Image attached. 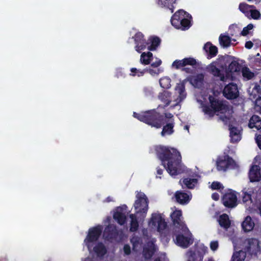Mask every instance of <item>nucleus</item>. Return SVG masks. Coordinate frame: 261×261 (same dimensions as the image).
<instances>
[{
    "mask_svg": "<svg viewBox=\"0 0 261 261\" xmlns=\"http://www.w3.org/2000/svg\"><path fill=\"white\" fill-rule=\"evenodd\" d=\"M133 116L152 127L158 129L163 127L161 133L162 136L170 135L174 132V123L169 122L168 119L173 117L171 114L168 117L166 113L161 114L155 109H152L140 113L134 112Z\"/></svg>",
    "mask_w": 261,
    "mask_h": 261,
    "instance_id": "nucleus-1",
    "label": "nucleus"
},
{
    "mask_svg": "<svg viewBox=\"0 0 261 261\" xmlns=\"http://www.w3.org/2000/svg\"><path fill=\"white\" fill-rule=\"evenodd\" d=\"M158 158L171 176H175L181 173V156L175 148L164 146H157L155 149Z\"/></svg>",
    "mask_w": 261,
    "mask_h": 261,
    "instance_id": "nucleus-2",
    "label": "nucleus"
},
{
    "mask_svg": "<svg viewBox=\"0 0 261 261\" xmlns=\"http://www.w3.org/2000/svg\"><path fill=\"white\" fill-rule=\"evenodd\" d=\"M210 105H204L202 106L203 112L210 117H213L216 113L224 114L230 113L231 110L228 102L219 99L215 95H210L208 96Z\"/></svg>",
    "mask_w": 261,
    "mask_h": 261,
    "instance_id": "nucleus-3",
    "label": "nucleus"
},
{
    "mask_svg": "<svg viewBox=\"0 0 261 261\" xmlns=\"http://www.w3.org/2000/svg\"><path fill=\"white\" fill-rule=\"evenodd\" d=\"M220 61L223 62L227 78L232 77V73L241 71L242 76L245 79V67H243L236 58L227 55Z\"/></svg>",
    "mask_w": 261,
    "mask_h": 261,
    "instance_id": "nucleus-4",
    "label": "nucleus"
},
{
    "mask_svg": "<svg viewBox=\"0 0 261 261\" xmlns=\"http://www.w3.org/2000/svg\"><path fill=\"white\" fill-rule=\"evenodd\" d=\"M136 200L134 204L137 214L140 215V217L144 219L148 210L149 200L146 195L142 192L137 191Z\"/></svg>",
    "mask_w": 261,
    "mask_h": 261,
    "instance_id": "nucleus-5",
    "label": "nucleus"
},
{
    "mask_svg": "<svg viewBox=\"0 0 261 261\" xmlns=\"http://www.w3.org/2000/svg\"><path fill=\"white\" fill-rule=\"evenodd\" d=\"M186 13V12L184 10H179L171 17V23L176 29L185 31L189 29L191 27L190 20L185 17Z\"/></svg>",
    "mask_w": 261,
    "mask_h": 261,
    "instance_id": "nucleus-6",
    "label": "nucleus"
},
{
    "mask_svg": "<svg viewBox=\"0 0 261 261\" xmlns=\"http://www.w3.org/2000/svg\"><path fill=\"white\" fill-rule=\"evenodd\" d=\"M232 243L234 252L230 261H245V239L236 238Z\"/></svg>",
    "mask_w": 261,
    "mask_h": 261,
    "instance_id": "nucleus-7",
    "label": "nucleus"
},
{
    "mask_svg": "<svg viewBox=\"0 0 261 261\" xmlns=\"http://www.w3.org/2000/svg\"><path fill=\"white\" fill-rule=\"evenodd\" d=\"M216 164L219 171H225L228 169H237L239 167L236 162L228 155L218 158Z\"/></svg>",
    "mask_w": 261,
    "mask_h": 261,
    "instance_id": "nucleus-8",
    "label": "nucleus"
},
{
    "mask_svg": "<svg viewBox=\"0 0 261 261\" xmlns=\"http://www.w3.org/2000/svg\"><path fill=\"white\" fill-rule=\"evenodd\" d=\"M220 61L221 60H217L212 62L209 65L207 68L210 73L214 76L218 78L221 81L224 82L227 77L226 75L225 76L223 71L219 68V67L224 68L223 62Z\"/></svg>",
    "mask_w": 261,
    "mask_h": 261,
    "instance_id": "nucleus-9",
    "label": "nucleus"
},
{
    "mask_svg": "<svg viewBox=\"0 0 261 261\" xmlns=\"http://www.w3.org/2000/svg\"><path fill=\"white\" fill-rule=\"evenodd\" d=\"M102 233V228L100 226H97L90 228L88 230V233L84 240L86 245L90 250L92 248L91 243L96 242Z\"/></svg>",
    "mask_w": 261,
    "mask_h": 261,
    "instance_id": "nucleus-10",
    "label": "nucleus"
},
{
    "mask_svg": "<svg viewBox=\"0 0 261 261\" xmlns=\"http://www.w3.org/2000/svg\"><path fill=\"white\" fill-rule=\"evenodd\" d=\"M173 225L176 229H180V232L186 233L189 231L188 228L182 221V212L181 210H175L170 215Z\"/></svg>",
    "mask_w": 261,
    "mask_h": 261,
    "instance_id": "nucleus-11",
    "label": "nucleus"
},
{
    "mask_svg": "<svg viewBox=\"0 0 261 261\" xmlns=\"http://www.w3.org/2000/svg\"><path fill=\"white\" fill-rule=\"evenodd\" d=\"M223 205L228 208H233L237 205V197L235 191L228 189L222 197Z\"/></svg>",
    "mask_w": 261,
    "mask_h": 261,
    "instance_id": "nucleus-12",
    "label": "nucleus"
},
{
    "mask_svg": "<svg viewBox=\"0 0 261 261\" xmlns=\"http://www.w3.org/2000/svg\"><path fill=\"white\" fill-rule=\"evenodd\" d=\"M119 232L116 226L113 224H109L105 227L103 233L105 240L113 242L117 240Z\"/></svg>",
    "mask_w": 261,
    "mask_h": 261,
    "instance_id": "nucleus-13",
    "label": "nucleus"
},
{
    "mask_svg": "<svg viewBox=\"0 0 261 261\" xmlns=\"http://www.w3.org/2000/svg\"><path fill=\"white\" fill-rule=\"evenodd\" d=\"M176 232L178 233V234L176 236L175 243L178 246L186 248L193 243V241L191 240V238L185 236L183 234H185V233L180 232V229H178V231L175 230L174 231V234H175ZM189 232V230L187 231L185 234Z\"/></svg>",
    "mask_w": 261,
    "mask_h": 261,
    "instance_id": "nucleus-14",
    "label": "nucleus"
},
{
    "mask_svg": "<svg viewBox=\"0 0 261 261\" xmlns=\"http://www.w3.org/2000/svg\"><path fill=\"white\" fill-rule=\"evenodd\" d=\"M223 94L225 97L228 99H233L239 96V90L237 84L233 83H229L225 86Z\"/></svg>",
    "mask_w": 261,
    "mask_h": 261,
    "instance_id": "nucleus-15",
    "label": "nucleus"
},
{
    "mask_svg": "<svg viewBox=\"0 0 261 261\" xmlns=\"http://www.w3.org/2000/svg\"><path fill=\"white\" fill-rule=\"evenodd\" d=\"M133 38L136 44V50L140 53L141 50H144L147 47V41L144 39V35L140 32L136 33Z\"/></svg>",
    "mask_w": 261,
    "mask_h": 261,
    "instance_id": "nucleus-16",
    "label": "nucleus"
},
{
    "mask_svg": "<svg viewBox=\"0 0 261 261\" xmlns=\"http://www.w3.org/2000/svg\"><path fill=\"white\" fill-rule=\"evenodd\" d=\"M197 61L195 59L192 57L185 58L182 60H176L172 64L173 67L176 69H180L181 67L187 65L195 66L197 65Z\"/></svg>",
    "mask_w": 261,
    "mask_h": 261,
    "instance_id": "nucleus-17",
    "label": "nucleus"
},
{
    "mask_svg": "<svg viewBox=\"0 0 261 261\" xmlns=\"http://www.w3.org/2000/svg\"><path fill=\"white\" fill-rule=\"evenodd\" d=\"M259 242L257 239H251L247 241V244L246 245V254L256 255L259 251Z\"/></svg>",
    "mask_w": 261,
    "mask_h": 261,
    "instance_id": "nucleus-18",
    "label": "nucleus"
},
{
    "mask_svg": "<svg viewBox=\"0 0 261 261\" xmlns=\"http://www.w3.org/2000/svg\"><path fill=\"white\" fill-rule=\"evenodd\" d=\"M204 78V75L203 73H199L189 76L188 81L194 87L200 88L203 84Z\"/></svg>",
    "mask_w": 261,
    "mask_h": 261,
    "instance_id": "nucleus-19",
    "label": "nucleus"
},
{
    "mask_svg": "<svg viewBox=\"0 0 261 261\" xmlns=\"http://www.w3.org/2000/svg\"><path fill=\"white\" fill-rule=\"evenodd\" d=\"M249 178L250 181H258L261 179L260 168L257 165H253L251 168L249 172Z\"/></svg>",
    "mask_w": 261,
    "mask_h": 261,
    "instance_id": "nucleus-20",
    "label": "nucleus"
},
{
    "mask_svg": "<svg viewBox=\"0 0 261 261\" xmlns=\"http://www.w3.org/2000/svg\"><path fill=\"white\" fill-rule=\"evenodd\" d=\"M203 49L207 53V59L214 58L218 54V48L210 42L204 44Z\"/></svg>",
    "mask_w": 261,
    "mask_h": 261,
    "instance_id": "nucleus-21",
    "label": "nucleus"
},
{
    "mask_svg": "<svg viewBox=\"0 0 261 261\" xmlns=\"http://www.w3.org/2000/svg\"><path fill=\"white\" fill-rule=\"evenodd\" d=\"M175 197L176 201L181 204L188 203L191 199V197L187 193L181 191L176 192Z\"/></svg>",
    "mask_w": 261,
    "mask_h": 261,
    "instance_id": "nucleus-22",
    "label": "nucleus"
},
{
    "mask_svg": "<svg viewBox=\"0 0 261 261\" xmlns=\"http://www.w3.org/2000/svg\"><path fill=\"white\" fill-rule=\"evenodd\" d=\"M218 221L220 226L226 230H227L231 225V221L228 215L226 214H223L220 215Z\"/></svg>",
    "mask_w": 261,
    "mask_h": 261,
    "instance_id": "nucleus-23",
    "label": "nucleus"
},
{
    "mask_svg": "<svg viewBox=\"0 0 261 261\" xmlns=\"http://www.w3.org/2000/svg\"><path fill=\"white\" fill-rule=\"evenodd\" d=\"M147 49L149 50L153 51L156 50L161 43V39L157 36H151L147 41Z\"/></svg>",
    "mask_w": 261,
    "mask_h": 261,
    "instance_id": "nucleus-24",
    "label": "nucleus"
},
{
    "mask_svg": "<svg viewBox=\"0 0 261 261\" xmlns=\"http://www.w3.org/2000/svg\"><path fill=\"white\" fill-rule=\"evenodd\" d=\"M176 2V0H158V4L160 7L169 9L171 13L174 12L175 9L174 5Z\"/></svg>",
    "mask_w": 261,
    "mask_h": 261,
    "instance_id": "nucleus-25",
    "label": "nucleus"
},
{
    "mask_svg": "<svg viewBox=\"0 0 261 261\" xmlns=\"http://www.w3.org/2000/svg\"><path fill=\"white\" fill-rule=\"evenodd\" d=\"M152 224H155L156 222L158 223L157 229L159 232H161L164 230L167 227V223L165 220L162 219L161 217L152 216L151 219Z\"/></svg>",
    "mask_w": 261,
    "mask_h": 261,
    "instance_id": "nucleus-26",
    "label": "nucleus"
},
{
    "mask_svg": "<svg viewBox=\"0 0 261 261\" xmlns=\"http://www.w3.org/2000/svg\"><path fill=\"white\" fill-rule=\"evenodd\" d=\"M93 251L98 257H103L107 252V250L102 242H98L93 248Z\"/></svg>",
    "mask_w": 261,
    "mask_h": 261,
    "instance_id": "nucleus-27",
    "label": "nucleus"
},
{
    "mask_svg": "<svg viewBox=\"0 0 261 261\" xmlns=\"http://www.w3.org/2000/svg\"><path fill=\"white\" fill-rule=\"evenodd\" d=\"M230 142L234 143L241 140V136L239 130L234 126L229 127Z\"/></svg>",
    "mask_w": 261,
    "mask_h": 261,
    "instance_id": "nucleus-28",
    "label": "nucleus"
},
{
    "mask_svg": "<svg viewBox=\"0 0 261 261\" xmlns=\"http://www.w3.org/2000/svg\"><path fill=\"white\" fill-rule=\"evenodd\" d=\"M171 94L170 92L167 91H164L162 93H160L158 96L159 99L163 103H165V107L168 106L171 102Z\"/></svg>",
    "mask_w": 261,
    "mask_h": 261,
    "instance_id": "nucleus-29",
    "label": "nucleus"
},
{
    "mask_svg": "<svg viewBox=\"0 0 261 261\" xmlns=\"http://www.w3.org/2000/svg\"><path fill=\"white\" fill-rule=\"evenodd\" d=\"M130 219L129 231L130 232H136L139 228V222L135 214H131L129 216Z\"/></svg>",
    "mask_w": 261,
    "mask_h": 261,
    "instance_id": "nucleus-30",
    "label": "nucleus"
},
{
    "mask_svg": "<svg viewBox=\"0 0 261 261\" xmlns=\"http://www.w3.org/2000/svg\"><path fill=\"white\" fill-rule=\"evenodd\" d=\"M248 126L250 128H255L257 129L261 128V119L257 115H253L249 121Z\"/></svg>",
    "mask_w": 261,
    "mask_h": 261,
    "instance_id": "nucleus-31",
    "label": "nucleus"
},
{
    "mask_svg": "<svg viewBox=\"0 0 261 261\" xmlns=\"http://www.w3.org/2000/svg\"><path fill=\"white\" fill-rule=\"evenodd\" d=\"M153 59V54L148 51L143 52L140 56V62L144 65H149Z\"/></svg>",
    "mask_w": 261,
    "mask_h": 261,
    "instance_id": "nucleus-32",
    "label": "nucleus"
},
{
    "mask_svg": "<svg viewBox=\"0 0 261 261\" xmlns=\"http://www.w3.org/2000/svg\"><path fill=\"white\" fill-rule=\"evenodd\" d=\"M175 90L179 94L178 99L181 101L186 97V93L185 92V85L184 83H180L177 84L175 87Z\"/></svg>",
    "mask_w": 261,
    "mask_h": 261,
    "instance_id": "nucleus-33",
    "label": "nucleus"
},
{
    "mask_svg": "<svg viewBox=\"0 0 261 261\" xmlns=\"http://www.w3.org/2000/svg\"><path fill=\"white\" fill-rule=\"evenodd\" d=\"M113 218L120 225H124L126 221L125 215L119 211H117L114 213Z\"/></svg>",
    "mask_w": 261,
    "mask_h": 261,
    "instance_id": "nucleus-34",
    "label": "nucleus"
},
{
    "mask_svg": "<svg viewBox=\"0 0 261 261\" xmlns=\"http://www.w3.org/2000/svg\"><path fill=\"white\" fill-rule=\"evenodd\" d=\"M181 181V179L180 182ZM198 180L196 178H185L182 179V184L188 189H193L197 184Z\"/></svg>",
    "mask_w": 261,
    "mask_h": 261,
    "instance_id": "nucleus-35",
    "label": "nucleus"
},
{
    "mask_svg": "<svg viewBox=\"0 0 261 261\" xmlns=\"http://www.w3.org/2000/svg\"><path fill=\"white\" fill-rule=\"evenodd\" d=\"M219 40L220 45L224 47H227L230 45L231 38L229 36L221 34Z\"/></svg>",
    "mask_w": 261,
    "mask_h": 261,
    "instance_id": "nucleus-36",
    "label": "nucleus"
},
{
    "mask_svg": "<svg viewBox=\"0 0 261 261\" xmlns=\"http://www.w3.org/2000/svg\"><path fill=\"white\" fill-rule=\"evenodd\" d=\"M130 71L131 73L129 74V75L132 76H137L138 77H140L143 76L144 74L145 73V69L141 70L137 69L136 68L133 67L130 68Z\"/></svg>",
    "mask_w": 261,
    "mask_h": 261,
    "instance_id": "nucleus-37",
    "label": "nucleus"
},
{
    "mask_svg": "<svg viewBox=\"0 0 261 261\" xmlns=\"http://www.w3.org/2000/svg\"><path fill=\"white\" fill-rule=\"evenodd\" d=\"M254 227V222L252 220L250 217H246V232L250 231Z\"/></svg>",
    "mask_w": 261,
    "mask_h": 261,
    "instance_id": "nucleus-38",
    "label": "nucleus"
},
{
    "mask_svg": "<svg viewBox=\"0 0 261 261\" xmlns=\"http://www.w3.org/2000/svg\"><path fill=\"white\" fill-rule=\"evenodd\" d=\"M160 85L164 89H168L170 86V80L168 78L164 77L160 80Z\"/></svg>",
    "mask_w": 261,
    "mask_h": 261,
    "instance_id": "nucleus-39",
    "label": "nucleus"
},
{
    "mask_svg": "<svg viewBox=\"0 0 261 261\" xmlns=\"http://www.w3.org/2000/svg\"><path fill=\"white\" fill-rule=\"evenodd\" d=\"M141 242L140 238L138 236H134L130 239V242L132 244L134 249L138 246Z\"/></svg>",
    "mask_w": 261,
    "mask_h": 261,
    "instance_id": "nucleus-40",
    "label": "nucleus"
},
{
    "mask_svg": "<svg viewBox=\"0 0 261 261\" xmlns=\"http://www.w3.org/2000/svg\"><path fill=\"white\" fill-rule=\"evenodd\" d=\"M249 11L252 18L254 19H259L261 18V14L258 10L250 9Z\"/></svg>",
    "mask_w": 261,
    "mask_h": 261,
    "instance_id": "nucleus-41",
    "label": "nucleus"
},
{
    "mask_svg": "<svg viewBox=\"0 0 261 261\" xmlns=\"http://www.w3.org/2000/svg\"><path fill=\"white\" fill-rule=\"evenodd\" d=\"M211 188L212 190H219L223 189L224 187L220 182L213 181L211 185Z\"/></svg>",
    "mask_w": 261,
    "mask_h": 261,
    "instance_id": "nucleus-42",
    "label": "nucleus"
},
{
    "mask_svg": "<svg viewBox=\"0 0 261 261\" xmlns=\"http://www.w3.org/2000/svg\"><path fill=\"white\" fill-rule=\"evenodd\" d=\"M254 109L256 111L261 114V97H258L255 100Z\"/></svg>",
    "mask_w": 261,
    "mask_h": 261,
    "instance_id": "nucleus-43",
    "label": "nucleus"
},
{
    "mask_svg": "<svg viewBox=\"0 0 261 261\" xmlns=\"http://www.w3.org/2000/svg\"><path fill=\"white\" fill-rule=\"evenodd\" d=\"M145 73L148 72L151 75H155L159 74L161 71L160 69L158 68L156 69H153L151 68H145Z\"/></svg>",
    "mask_w": 261,
    "mask_h": 261,
    "instance_id": "nucleus-44",
    "label": "nucleus"
},
{
    "mask_svg": "<svg viewBox=\"0 0 261 261\" xmlns=\"http://www.w3.org/2000/svg\"><path fill=\"white\" fill-rule=\"evenodd\" d=\"M202 257H197L195 253H192L189 257L188 261H202Z\"/></svg>",
    "mask_w": 261,
    "mask_h": 261,
    "instance_id": "nucleus-45",
    "label": "nucleus"
},
{
    "mask_svg": "<svg viewBox=\"0 0 261 261\" xmlns=\"http://www.w3.org/2000/svg\"><path fill=\"white\" fill-rule=\"evenodd\" d=\"M219 246L218 242L217 241H212L210 243L211 249L213 251H216Z\"/></svg>",
    "mask_w": 261,
    "mask_h": 261,
    "instance_id": "nucleus-46",
    "label": "nucleus"
},
{
    "mask_svg": "<svg viewBox=\"0 0 261 261\" xmlns=\"http://www.w3.org/2000/svg\"><path fill=\"white\" fill-rule=\"evenodd\" d=\"M253 87L252 91V94L255 95L260 92V87L259 85H257V84L253 85Z\"/></svg>",
    "mask_w": 261,
    "mask_h": 261,
    "instance_id": "nucleus-47",
    "label": "nucleus"
},
{
    "mask_svg": "<svg viewBox=\"0 0 261 261\" xmlns=\"http://www.w3.org/2000/svg\"><path fill=\"white\" fill-rule=\"evenodd\" d=\"M123 251L125 255H129L131 253L130 247L128 244H125L123 247Z\"/></svg>",
    "mask_w": 261,
    "mask_h": 261,
    "instance_id": "nucleus-48",
    "label": "nucleus"
},
{
    "mask_svg": "<svg viewBox=\"0 0 261 261\" xmlns=\"http://www.w3.org/2000/svg\"><path fill=\"white\" fill-rule=\"evenodd\" d=\"M254 76V73L249 71V69L246 67V79L250 80Z\"/></svg>",
    "mask_w": 261,
    "mask_h": 261,
    "instance_id": "nucleus-49",
    "label": "nucleus"
},
{
    "mask_svg": "<svg viewBox=\"0 0 261 261\" xmlns=\"http://www.w3.org/2000/svg\"><path fill=\"white\" fill-rule=\"evenodd\" d=\"M162 63V62L161 60L159 59H156L155 62H153L151 64V66L154 68H157L161 65Z\"/></svg>",
    "mask_w": 261,
    "mask_h": 261,
    "instance_id": "nucleus-50",
    "label": "nucleus"
},
{
    "mask_svg": "<svg viewBox=\"0 0 261 261\" xmlns=\"http://www.w3.org/2000/svg\"><path fill=\"white\" fill-rule=\"evenodd\" d=\"M117 78H119V77H124V73L123 72L122 69H118L116 70V72L115 73V75Z\"/></svg>",
    "mask_w": 261,
    "mask_h": 261,
    "instance_id": "nucleus-51",
    "label": "nucleus"
},
{
    "mask_svg": "<svg viewBox=\"0 0 261 261\" xmlns=\"http://www.w3.org/2000/svg\"><path fill=\"white\" fill-rule=\"evenodd\" d=\"M256 203L258 204V208L261 215V190L260 193H259L256 197Z\"/></svg>",
    "mask_w": 261,
    "mask_h": 261,
    "instance_id": "nucleus-52",
    "label": "nucleus"
},
{
    "mask_svg": "<svg viewBox=\"0 0 261 261\" xmlns=\"http://www.w3.org/2000/svg\"><path fill=\"white\" fill-rule=\"evenodd\" d=\"M238 27H237V25L232 24V25H230L229 28V31L230 32V34L231 36H233L234 34L232 32V30L235 31L236 30H238Z\"/></svg>",
    "mask_w": 261,
    "mask_h": 261,
    "instance_id": "nucleus-53",
    "label": "nucleus"
},
{
    "mask_svg": "<svg viewBox=\"0 0 261 261\" xmlns=\"http://www.w3.org/2000/svg\"><path fill=\"white\" fill-rule=\"evenodd\" d=\"M181 70L182 71H184V72L187 73H192L194 71L193 69H192L190 68L185 67H182V68L181 69Z\"/></svg>",
    "mask_w": 261,
    "mask_h": 261,
    "instance_id": "nucleus-54",
    "label": "nucleus"
},
{
    "mask_svg": "<svg viewBox=\"0 0 261 261\" xmlns=\"http://www.w3.org/2000/svg\"><path fill=\"white\" fill-rule=\"evenodd\" d=\"M163 172V170L160 168L159 167L156 168V177H159L160 178H161V175H162Z\"/></svg>",
    "mask_w": 261,
    "mask_h": 261,
    "instance_id": "nucleus-55",
    "label": "nucleus"
},
{
    "mask_svg": "<svg viewBox=\"0 0 261 261\" xmlns=\"http://www.w3.org/2000/svg\"><path fill=\"white\" fill-rule=\"evenodd\" d=\"M256 141L259 148L261 149V135H258L256 136Z\"/></svg>",
    "mask_w": 261,
    "mask_h": 261,
    "instance_id": "nucleus-56",
    "label": "nucleus"
},
{
    "mask_svg": "<svg viewBox=\"0 0 261 261\" xmlns=\"http://www.w3.org/2000/svg\"><path fill=\"white\" fill-rule=\"evenodd\" d=\"M239 8L240 11L245 14V3L243 2L240 3Z\"/></svg>",
    "mask_w": 261,
    "mask_h": 261,
    "instance_id": "nucleus-57",
    "label": "nucleus"
},
{
    "mask_svg": "<svg viewBox=\"0 0 261 261\" xmlns=\"http://www.w3.org/2000/svg\"><path fill=\"white\" fill-rule=\"evenodd\" d=\"M253 25L252 24H249L246 27V35L249 33V31L253 28Z\"/></svg>",
    "mask_w": 261,
    "mask_h": 261,
    "instance_id": "nucleus-58",
    "label": "nucleus"
},
{
    "mask_svg": "<svg viewBox=\"0 0 261 261\" xmlns=\"http://www.w3.org/2000/svg\"><path fill=\"white\" fill-rule=\"evenodd\" d=\"M143 252H144V255L145 256H146V255H147V253H148L149 257H150L152 255V252H151L149 249H146V250L144 249Z\"/></svg>",
    "mask_w": 261,
    "mask_h": 261,
    "instance_id": "nucleus-59",
    "label": "nucleus"
},
{
    "mask_svg": "<svg viewBox=\"0 0 261 261\" xmlns=\"http://www.w3.org/2000/svg\"><path fill=\"white\" fill-rule=\"evenodd\" d=\"M212 198L215 200H218L219 199V195L218 193H215L212 195Z\"/></svg>",
    "mask_w": 261,
    "mask_h": 261,
    "instance_id": "nucleus-60",
    "label": "nucleus"
},
{
    "mask_svg": "<svg viewBox=\"0 0 261 261\" xmlns=\"http://www.w3.org/2000/svg\"><path fill=\"white\" fill-rule=\"evenodd\" d=\"M253 44L251 41H248L246 42V48L250 49L253 46Z\"/></svg>",
    "mask_w": 261,
    "mask_h": 261,
    "instance_id": "nucleus-61",
    "label": "nucleus"
},
{
    "mask_svg": "<svg viewBox=\"0 0 261 261\" xmlns=\"http://www.w3.org/2000/svg\"><path fill=\"white\" fill-rule=\"evenodd\" d=\"M220 118L223 121L227 122L228 120L230 119V116H227L225 115L224 116H221Z\"/></svg>",
    "mask_w": 261,
    "mask_h": 261,
    "instance_id": "nucleus-62",
    "label": "nucleus"
},
{
    "mask_svg": "<svg viewBox=\"0 0 261 261\" xmlns=\"http://www.w3.org/2000/svg\"><path fill=\"white\" fill-rule=\"evenodd\" d=\"M112 201H113V199L110 196L107 197L106 199L105 200V202H110Z\"/></svg>",
    "mask_w": 261,
    "mask_h": 261,
    "instance_id": "nucleus-63",
    "label": "nucleus"
},
{
    "mask_svg": "<svg viewBox=\"0 0 261 261\" xmlns=\"http://www.w3.org/2000/svg\"><path fill=\"white\" fill-rule=\"evenodd\" d=\"M0 261H8V259L6 256H2L0 258Z\"/></svg>",
    "mask_w": 261,
    "mask_h": 261,
    "instance_id": "nucleus-64",
    "label": "nucleus"
}]
</instances>
